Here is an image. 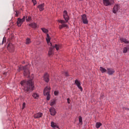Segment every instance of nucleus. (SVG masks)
Here are the masks:
<instances>
[{
  "label": "nucleus",
  "instance_id": "f257e3e1",
  "mask_svg": "<svg viewBox=\"0 0 129 129\" xmlns=\"http://www.w3.org/2000/svg\"><path fill=\"white\" fill-rule=\"evenodd\" d=\"M20 84L24 86V89L25 92H29V91H33L34 90V88H35V86H34V83L32 80H30L27 81H22L21 82Z\"/></svg>",
  "mask_w": 129,
  "mask_h": 129
},
{
  "label": "nucleus",
  "instance_id": "f03ea898",
  "mask_svg": "<svg viewBox=\"0 0 129 129\" xmlns=\"http://www.w3.org/2000/svg\"><path fill=\"white\" fill-rule=\"evenodd\" d=\"M63 16L65 21L62 20H57L58 23L61 24V25H59V29H60V30L63 29V28H68V25L66 24L68 23V21H69V16H68V13L67 11H64Z\"/></svg>",
  "mask_w": 129,
  "mask_h": 129
},
{
  "label": "nucleus",
  "instance_id": "7ed1b4c3",
  "mask_svg": "<svg viewBox=\"0 0 129 129\" xmlns=\"http://www.w3.org/2000/svg\"><path fill=\"white\" fill-rule=\"evenodd\" d=\"M21 70H23V74L24 76H28L30 74V71H29V66L27 65L25 67L21 66L19 67L18 71H21Z\"/></svg>",
  "mask_w": 129,
  "mask_h": 129
},
{
  "label": "nucleus",
  "instance_id": "20e7f679",
  "mask_svg": "<svg viewBox=\"0 0 129 129\" xmlns=\"http://www.w3.org/2000/svg\"><path fill=\"white\" fill-rule=\"evenodd\" d=\"M55 48L56 50L58 51L60 48H61V46L59 45L55 44L54 46H52V47H50L49 48V50L48 51V56L49 57L52 56L54 54V49Z\"/></svg>",
  "mask_w": 129,
  "mask_h": 129
},
{
  "label": "nucleus",
  "instance_id": "39448f33",
  "mask_svg": "<svg viewBox=\"0 0 129 129\" xmlns=\"http://www.w3.org/2000/svg\"><path fill=\"white\" fill-rule=\"evenodd\" d=\"M51 88L49 87H46L45 88L44 91H43V94L44 95H46V99L47 100H50V98L51 97V96L50 95V90Z\"/></svg>",
  "mask_w": 129,
  "mask_h": 129
},
{
  "label": "nucleus",
  "instance_id": "423d86ee",
  "mask_svg": "<svg viewBox=\"0 0 129 129\" xmlns=\"http://www.w3.org/2000/svg\"><path fill=\"white\" fill-rule=\"evenodd\" d=\"M103 4L105 7L112 6L114 4V0H103Z\"/></svg>",
  "mask_w": 129,
  "mask_h": 129
},
{
  "label": "nucleus",
  "instance_id": "0eeeda50",
  "mask_svg": "<svg viewBox=\"0 0 129 129\" xmlns=\"http://www.w3.org/2000/svg\"><path fill=\"white\" fill-rule=\"evenodd\" d=\"M119 10H120V5L119 4H115L113 8L112 12L113 14H115L117 13Z\"/></svg>",
  "mask_w": 129,
  "mask_h": 129
},
{
  "label": "nucleus",
  "instance_id": "6e6552de",
  "mask_svg": "<svg viewBox=\"0 0 129 129\" xmlns=\"http://www.w3.org/2000/svg\"><path fill=\"white\" fill-rule=\"evenodd\" d=\"M7 48L10 52H13L15 51V46L12 43L9 44Z\"/></svg>",
  "mask_w": 129,
  "mask_h": 129
},
{
  "label": "nucleus",
  "instance_id": "1a4fd4ad",
  "mask_svg": "<svg viewBox=\"0 0 129 129\" xmlns=\"http://www.w3.org/2000/svg\"><path fill=\"white\" fill-rule=\"evenodd\" d=\"M115 72L114 69L112 68H107V73L108 75H113Z\"/></svg>",
  "mask_w": 129,
  "mask_h": 129
},
{
  "label": "nucleus",
  "instance_id": "9d476101",
  "mask_svg": "<svg viewBox=\"0 0 129 129\" xmlns=\"http://www.w3.org/2000/svg\"><path fill=\"white\" fill-rule=\"evenodd\" d=\"M75 84L77 85L79 89H80L81 91H83V89L82 88V87H81V84L80 83V82L78 81V80H76L75 82Z\"/></svg>",
  "mask_w": 129,
  "mask_h": 129
},
{
  "label": "nucleus",
  "instance_id": "9b49d317",
  "mask_svg": "<svg viewBox=\"0 0 129 129\" xmlns=\"http://www.w3.org/2000/svg\"><path fill=\"white\" fill-rule=\"evenodd\" d=\"M82 19L83 21V23L84 24H88V20H87V17H86V15L84 14L82 15Z\"/></svg>",
  "mask_w": 129,
  "mask_h": 129
},
{
  "label": "nucleus",
  "instance_id": "f8f14e48",
  "mask_svg": "<svg viewBox=\"0 0 129 129\" xmlns=\"http://www.w3.org/2000/svg\"><path fill=\"white\" fill-rule=\"evenodd\" d=\"M46 41L47 42L48 45L49 46H51L52 47V43L50 42L51 40V38L50 37V36L49 35V34L47 33L46 34Z\"/></svg>",
  "mask_w": 129,
  "mask_h": 129
},
{
  "label": "nucleus",
  "instance_id": "ddd939ff",
  "mask_svg": "<svg viewBox=\"0 0 129 129\" xmlns=\"http://www.w3.org/2000/svg\"><path fill=\"white\" fill-rule=\"evenodd\" d=\"M49 111L50 112L51 115H55L56 113H57L56 110L53 107H51L49 109Z\"/></svg>",
  "mask_w": 129,
  "mask_h": 129
},
{
  "label": "nucleus",
  "instance_id": "4468645a",
  "mask_svg": "<svg viewBox=\"0 0 129 129\" xmlns=\"http://www.w3.org/2000/svg\"><path fill=\"white\" fill-rule=\"evenodd\" d=\"M43 116V113L41 112H38L34 115V118H40Z\"/></svg>",
  "mask_w": 129,
  "mask_h": 129
},
{
  "label": "nucleus",
  "instance_id": "2eb2a0df",
  "mask_svg": "<svg viewBox=\"0 0 129 129\" xmlns=\"http://www.w3.org/2000/svg\"><path fill=\"white\" fill-rule=\"evenodd\" d=\"M23 23H24V22L22 21V19L18 18V20L17 21V24L18 27H21V26H22V24H23Z\"/></svg>",
  "mask_w": 129,
  "mask_h": 129
},
{
  "label": "nucleus",
  "instance_id": "dca6fc26",
  "mask_svg": "<svg viewBox=\"0 0 129 129\" xmlns=\"http://www.w3.org/2000/svg\"><path fill=\"white\" fill-rule=\"evenodd\" d=\"M44 7H45L44 4H40L38 6V8L40 12H42V11H44Z\"/></svg>",
  "mask_w": 129,
  "mask_h": 129
},
{
  "label": "nucleus",
  "instance_id": "f3484780",
  "mask_svg": "<svg viewBox=\"0 0 129 129\" xmlns=\"http://www.w3.org/2000/svg\"><path fill=\"white\" fill-rule=\"evenodd\" d=\"M29 26L31 28H33V29H36L37 27H38V25H37V23L34 22L29 24Z\"/></svg>",
  "mask_w": 129,
  "mask_h": 129
},
{
  "label": "nucleus",
  "instance_id": "a211bd4d",
  "mask_svg": "<svg viewBox=\"0 0 129 129\" xmlns=\"http://www.w3.org/2000/svg\"><path fill=\"white\" fill-rule=\"evenodd\" d=\"M44 80L45 82H49V75L47 73L44 74Z\"/></svg>",
  "mask_w": 129,
  "mask_h": 129
},
{
  "label": "nucleus",
  "instance_id": "6ab92c4d",
  "mask_svg": "<svg viewBox=\"0 0 129 129\" xmlns=\"http://www.w3.org/2000/svg\"><path fill=\"white\" fill-rule=\"evenodd\" d=\"M121 43H125V44H128L129 41L125 38H121L120 39Z\"/></svg>",
  "mask_w": 129,
  "mask_h": 129
},
{
  "label": "nucleus",
  "instance_id": "aec40b11",
  "mask_svg": "<svg viewBox=\"0 0 129 129\" xmlns=\"http://www.w3.org/2000/svg\"><path fill=\"white\" fill-rule=\"evenodd\" d=\"M51 127H53V128H55V127H56L57 128H59V126L57 125V123L54 122L53 121H52L51 122Z\"/></svg>",
  "mask_w": 129,
  "mask_h": 129
},
{
  "label": "nucleus",
  "instance_id": "412c9836",
  "mask_svg": "<svg viewBox=\"0 0 129 129\" xmlns=\"http://www.w3.org/2000/svg\"><path fill=\"white\" fill-rule=\"evenodd\" d=\"M100 71H101V73H105L107 72V70H106L105 68L100 67L99 69Z\"/></svg>",
  "mask_w": 129,
  "mask_h": 129
},
{
  "label": "nucleus",
  "instance_id": "4be33fe9",
  "mask_svg": "<svg viewBox=\"0 0 129 129\" xmlns=\"http://www.w3.org/2000/svg\"><path fill=\"white\" fill-rule=\"evenodd\" d=\"M128 49H129V46L124 47L123 49V53H124V54L126 53L127 52V50H128Z\"/></svg>",
  "mask_w": 129,
  "mask_h": 129
},
{
  "label": "nucleus",
  "instance_id": "5701e85b",
  "mask_svg": "<svg viewBox=\"0 0 129 129\" xmlns=\"http://www.w3.org/2000/svg\"><path fill=\"white\" fill-rule=\"evenodd\" d=\"M49 104L51 106H53V105H55V104H56V100H51L50 103Z\"/></svg>",
  "mask_w": 129,
  "mask_h": 129
},
{
  "label": "nucleus",
  "instance_id": "b1692460",
  "mask_svg": "<svg viewBox=\"0 0 129 129\" xmlns=\"http://www.w3.org/2000/svg\"><path fill=\"white\" fill-rule=\"evenodd\" d=\"M32 96L35 99H38L39 98V95H38V94H37L36 93H33V94L32 95Z\"/></svg>",
  "mask_w": 129,
  "mask_h": 129
},
{
  "label": "nucleus",
  "instance_id": "393cba45",
  "mask_svg": "<svg viewBox=\"0 0 129 129\" xmlns=\"http://www.w3.org/2000/svg\"><path fill=\"white\" fill-rule=\"evenodd\" d=\"M102 125V124L99 122H97L96 124V127H97V128H99V127H100V126H101Z\"/></svg>",
  "mask_w": 129,
  "mask_h": 129
},
{
  "label": "nucleus",
  "instance_id": "a878e982",
  "mask_svg": "<svg viewBox=\"0 0 129 129\" xmlns=\"http://www.w3.org/2000/svg\"><path fill=\"white\" fill-rule=\"evenodd\" d=\"M41 30L43 33H48L49 30L45 28H41Z\"/></svg>",
  "mask_w": 129,
  "mask_h": 129
},
{
  "label": "nucleus",
  "instance_id": "bb28decb",
  "mask_svg": "<svg viewBox=\"0 0 129 129\" xmlns=\"http://www.w3.org/2000/svg\"><path fill=\"white\" fill-rule=\"evenodd\" d=\"M26 21L27 22H31L32 21V18L30 16L26 17Z\"/></svg>",
  "mask_w": 129,
  "mask_h": 129
},
{
  "label": "nucleus",
  "instance_id": "cd10ccee",
  "mask_svg": "<svg viewBox=\"0 0 129 129\" xmlns=\"http://www.w3.org/2000/svg\"><path fill=\"white\" fill-rule=\"evenodd\" d=\"M30 43H31V39H30V38L26 39V44L28 45L30 44Z\"/></svg>",
  "mask_w": 129,
  "mask_h": 129
},
{
  "label": "nucleus",
  "instance_id": "c85d7f7f",
  "mask_svg": "<svg viewBox=\"0 0 129 129\" xmlns=\"http://www.w3.org/2000/svg\"><path fill=\"white\" fill-rule=\"evenodd\" d=\"M7 42V38L6 37H4L3 38V40L2 41V45H4V43H6Z\"/></svg>",
  "mask_w": 129,
  "mask_h": 129
},
{
  "label": "nucleus",
  "instance_id": "c756f323",
  "mask_svg": "<svg viewBox=\"0 0 129 129\" xmlns=\"http://www.w3.org/2000/svg\"><path fill=\"white\" fill-rule=\"evenodd\" d=\"M79 122L80 123H81V124H82V117L81 116H79Z\"/></svg>",
  "mask_w": 129,
  "mask_h": 129
},
{
  "label": "nucleus",
  "instance_id": "7c9ffc66",
  "mask_svg": "<svg viewBox=\"0 0 129 129\" xmlns=\"http://www.w3.org/2000/svg\"><path fill=\"white\" fill-rule=\"evenodd\" d=\"M26 20V17L24 16L22 19H21V21L24 23Z\"/></svg>",
  "mask_w": 129,
  "mask_h": 129
},
{
  "label": "nucleus",
  "instance_id": "2f4dec72",
  "mask_svg": "<svg viewBox=\"0 0 129 129\" xmlns=\"http://www.w3.org/2000/svg\"><path fill=\"white\" fill-rule=\"evenodd\" d=\"M25 107H26V103L24 102L23 103L22 109H24V108H25Z\"/></svg>",
  "mask_w": 129,
  "mask_h": 129
},
{
  "label": "nucleus",
  "instance_id": "473e14b6",
  "mask_svg": "<svg viewBox=\"0 0 129 129\" xmlns=\"http://www.w3.org/2000/svg\"><path fill=\"white\" fill-rule=\"evenodd\" d=\"M16 17H19V11H16Z\"/></svg>",
  "mask_w": 129,
  "mask_h": 129
},
{
  "label": "nucleus",
  "instance_id": "72a5a7b5",
  "mask_svg": "<svg viewBox=\"0 0 129 129\" xmlns=\"http://www.w3.org/2000/svg\"><path fill=\"white\" fill-rule=\"evenodd\" d=\"M58 94H59V92L58 91H54V95H58Z\"/></svg>",
  "mask_w": 129,
  "mask_h": 129
},
{
  "label": "nucleus",
  "instance_id": "f704fd0d",
  "mask_svg": "<svg viewBox=\"0 0 129 129\" xmlns=\"http://www.w3.org/2000/svg\"><path fill=\"white\" fill-rule=\"evenodd\" d=\"M67 101H68V103L69 104H70V99L68 98V99H67Z\"/></svg>",
  "mask_w": 129,
  "mask_h": 129
},
{
  "label": "nucleus",
  "instance_id": "c9c22d12",
  "mask_svg": "<svg viewBox=\"0 0 129 129\" xmlns=\"http://www.w3.org/2000/svg\"><path fill=\"white\" fill-rule=\"evenodd\" d=\"M32 1L33 3V4H34V5H35V4H36V0H32Z\"/></svg>",
  "mask_w": 129,
  "mask_h": 129
},
{
  "label": "nucleus",
  "instance_id": "e433bc0d",
  "mask_svg": "<svg viewBox=\"0 0 129 129\" xmlns=\"http://www.w3.org/2000/svg\"><path fill=\"white\" fill-rule=\"evenodd\" d=\"M65 76H68V73L66 72L64 74Z\"/></svg>",
  "mask_w": 129,
  "mask_h": 129
},
{
  "label": "nucleus",
  "instance_id": "4c0bfd02",
  "mask_svg": "<svg viewBox=\"0 0 129 129\" xmlns=\"http://www.w3.org/2000/svg\"><path fill=\"white\" fill-rule=\"evenodd\" d=\"M78 1H79V2H82V1L83 0H78Z\"/></svg>",
  "mask_w": 129,
  "mask_h": 129
},
{
  "label": "nucleus",
  "instance_id": "58836bf2",
  "mask_svg": "<svg viewBox=\"0 0 129 129\" xmlns=\"http://www.w3.org/2000/svg\"><path fill=\"white\" fill-rule=\"evenodd\" d=\"M4 74H6V73H5Z\"/></svg>",
  "mask_w": 129,
  "mask_h": 129
}]
</instances>
